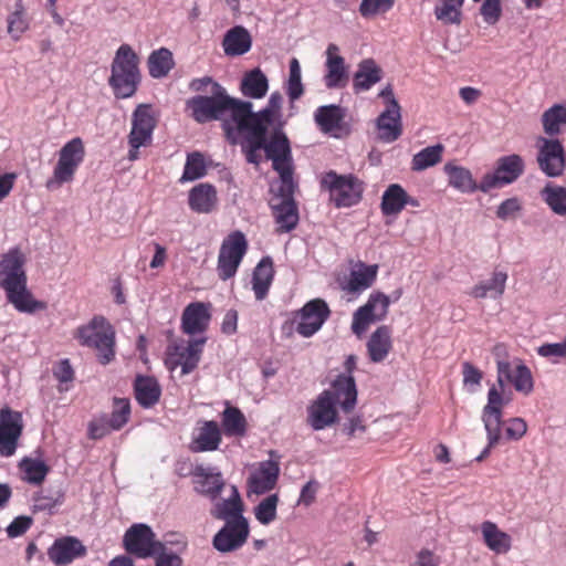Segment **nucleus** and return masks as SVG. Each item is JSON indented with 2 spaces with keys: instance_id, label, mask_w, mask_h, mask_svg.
<instances>
[{
  "instance_id": "f257e3e1",
  "label": "nucleus",
  "mask_w": 566,
  "mask_h": 566,
  "mask_svg": "<svg viewBox=\"0 0 566 566\" xmlns=\"http://www.w3.org/2000/svg\"><path fill=\"white\" fill-rule=\"evenodd\" d=\"M209 96H193L187 102L192 118L202 124L220 119L229 113L231 120L223 123V129L228 142L232 145L238 144V134L243 123L242 113L248 106L242 104V99L229 96L220 84H213V91H209Z\"/></svg>"
},
{
  "instance_id": "f03ea898",
  "label": "nucleus",
  "mask_w": 566,
  "mask_h": 566,
  "mask_svg": "<svg viewBox=\"0 0 566 566\" xmlns=\"http://www.w3.org/2000/svg\"><path fill=\"white\" fill-rule=\"evenodd\" d=\"M357 400V389L353 376L339 375L329 389L322 391L307 407V423L316 431L323 430L337 420V405L343 411L354 409Z\"/></svg>"
},
{
  "instance_id": "7ed1b4c3",
  "label": "nucleus",
  "mask_w": 566,
  "mask_h": 566,
  "mask_svg": "<svg viewBox=\"0 0 566 566\" xmlns=\"http://www.w3.org/2000/svg\"><path fill=\"white\" fill-rule=\"evenodd\" d=\"M25 256L18 248L10 249L0 261V287L4 290L7 300L22 313H34L44 310L45 304L33 298L27 287L24 271Z\"/></svg>"
},
{
  "instance_id": "20e7f679",
  "label": "nucleus",
  "mask_w": 566,
  "mask_h": 566,
  "mask_svg": "<svg viewBox=\"0 0 566 566\" xmlns=\"http://www.w3.org/2000/svg\"><path fill=\"white\" fill-rule=\"evenodd\" d=\"M268 127L264 126L261 137H255L251 128H241L238 136L242 137L240 145L247 161L259 165L261 160L259 151L261 149L265 150L266 157L272 160V166L292 161L290 140L283 129L281 127L274 128L268 139Z\"/></svg>"
},
{
  "instance_id": "39448f33",
  "label": "nucleus",
  "mask_w": 566,
  "mask_h": 566,
  "mask_svg": "<svg viewBox=\"0 0 566 566\" xmlns=\"http://www.w3.org/2000/svg\"><path fill=\"white\" fill-rule=\"evenodd\" d=\"M73 337L81 346L93 349L102 365L115 358V329L103 315H94L90 322L76 327Z\"/></svg>"
},
{
  "instance_id": "423d86ee",
  "label": "nucleus",
  "mask_w": 566,
  "mask_h": 566,
  "mask_svg": "<svg viewBox=\"0 0 566 566\" xmlns=\"http://www.w3.org/2000/svg\"><path fill=\"white\" fill-rule=\"evenodd\" d=\"M139 59L129 44H122L113 59L108 84L116 98L132 97L140 82Z\"/></svg>"
},
{
  "instance_id": "0eeeda50",
  "label": "nucleus",
  "mask_w": 566,
  "mask_h": 566,
  "mask_svg": "<svg viewBox=\"0 0 566 566\" xmlns=\"http://www.w3.org/2000/svg\"><path fill=\"white\" fill-rule=\"evenodd\" d=\"M85 154V145L81 137H74L65 143L57 151V160L51 177L45 181V188L55 191L63 185L73 182Z\"/></svg>"
},
{
  "instance_id": "6e6552de",
  "label": "nucleus",
  "mask_w": 566,
  "mask_h": 566,
  "mask_svg": "<svg viewBox=\"0 0 566 566\" xmlns=\"http://www.w3.org/2000/svg\"><path fill=\"white\" fill-rule=\"evenodd\" d=\"M322 188L328 190L329 199L336 208H349L363 199L365 184L354 174L339 175L329 170L322 176Z\"/></svg>"
},
{
  "instance_id": "1a4fd4ad",
  "label": "nucleus",
  "mask_w": 566,
  "mask_h": 566,
  "mask_svg": "<svg viewBox=\"0 0 566 566\" xmlns=\"http://www.w3.org/2000/svg\"><path fill=\"white\" fill-rule=\"evenodd\" d=\"M247 250L248 242L241 231H234L223 240L217 266L221 280L227 281L235 275Z\"/></svg>"
},
{
  "instance_id": "9d476101",
  "label": "nucleus",
  "mask_w": 566,
  "mask_h": 566,
  "mask_svg": "<svg viewBox=\"0 0 566 566\" xmlns=\"http://www.w3.org/2000/svg\"><path fill=\"white\" fill-rule=\"evenodd\" d=\"M248 107L242 113V128H251L255 137H261L264 126H270L276 118L281 116L283 96L279 91L270 95L268 104L259 112H253L251 102L242 101Z\"/></svg>"
},
{
  "instance_id": "9b49d317",
  "label": "nucleus",
  "mask_w": 566,
  "mask_h": 566,
  "mask_svg": "<svg viewBox=\"0 0 566 566\" xmlns=\"http://www.w3.org/2000/svg\"><path fill=\"white\" fill-rule=\"evenodd\" d=\"M390 298L382 292H373L366 304L358 307L352 322V331L355 335L361 336L374 322H379L386 318Z\"/></svg>"
},
{
  "instance_id": "f8f14e48",
  "label": "nucleus",
  "mask_w": 566,
  "mask_h": 566,
  "mask_svg": "<svg viewBox=\"0 0 566 566\" xmlns=\"http://www.w3.org/2000/svg\"><path fill=\"white\" fill-rule=\"evenodd\" d=\"M123 544L128 554L138 558L151 557L163 548V543L156 539L150 526L143 523L133 524L125 532Z\"/></svg>"
},
{
  "instance_id": "ddd939ff",
  "label": "nucleus",
  "mask_w": 566,
  "mask_h": 566,
  "mask_svg": "<svg viewBox=\"0 0 566 566\" xmlns=\"http://www.w3.org/2000/svg\"><path fill=\"white\" fill-rule=\"evenodd\" d=\"M536 161L547 177H559L566 167L565 151L556 138L539 137L537 139Z\"/></svg>"
},
{
  "instance_id": "4468645a",
  "label": "nucleus",
  "mask_w": 566,
  "mask_h": 566,
  "mask_svg": "<svg viewBox=\"0 0 566 566\" xmlns=\"http://www.w3.org/2000/svg\"><path fill=\"white\" fill-rule=\"evenodd\" d=\"M329 315L331 310L324 300H311L295 313L297 321L295 329L301 336L311 337L322 328Z\"/></svg>"
},
{
  "instance_id": "2eb2a0df",
  "label": "nucleus",
  "mask_w": 566,
  "mask_h": 566,
  "mask_svg": "<svg viewBox=\"0 0 566 566\" xmlns=\"http://www.w3.org/2000/svg\"><path fill=\"white\" fill-rule=\"evenodd\" d=\"M504 381L511 384L516 391L524 395L531 394L534 388L531 369L520 359L515 364L509 360L497 361V382L501 388H503Z\"/></svg>"
},
{
  "instance_id": "dca6fc26",
  "label": "nucleus",
  "mask_w": 566,
  "mask_h": 566,
  "mask_svg": "<svg viewBox=\"0 0 566 566\" xmlns=\"http://www.w3.org/2000/svg\"><path fill=\"white\" fill-rule=\"evenodd\" d=\"M249 523L247 518L228 520L223 527L214 535L213 547L221 553H229L241 548L249 537Z\"/></svg>"
},
{
  "instance_id": "f3484780",
  "label": "nucleus",
  "mask_w": 566,
  "mask_h": 566,
  "mask_svg": "<svg viewBox=\"0 0 566 566\" xmlns=\"http://www.w3.org/2000/svg\"><path fill=\"white\" fill-rule=\"evenodd\" d=\"M222 442V431L214 420H199L191 433L189 450L193 453L212 452Z\"/></svg>"
},
{
  "instance_id": "a211bd4d",
  "label": "nucleus",
  "mask_w": 566,
  "mask_h": 566,
  "mask_svg": "<svg viewBox=\"0 0 566 566\" xmlns=\"http://www.w3.org/2000/svg\"><path fill=\"white\" fill-rule=\"evenodd\" d=\"M206 342L207 338L202 337L176 343L170 347V357L175 366L181 367V375H188L197 368Z\"/></svg>"
},
{
  "instance_id": "6ab92c4d",
  "label": "nucleus",
  "mask_w": 566,
  "mask_h": 566,
  "mask_svg": "<svg viewBox=\"0 0 566 566\" xmlns=\"http://www.w3.org/2000/svg\"><path fill=\"white\" fill-rule=\"evenodd\" d=\"M156 126V119L149 105H139L134 114L132 122V130L129 133V145L137 150L142 146H146L153 135Z\"/></svg>"
},
{
  "instance_id": "aec40b11",
  "label": "nucleus",
  "mask_w": 566,
  "mask_h": 566,
  "mask_svg": "<svg viewBox=\"0 0 566 566\" xmlns=\"http://www.w3.org/2000/svg\"><path fill=\"white\" fill-rule=\"evenodd\" d=\"M502 392L493 386L488 392V403L483 408L482 420L486 433L491 436V444L499 443L501 439L502 408L504 406Z\"/></svg>"
},
{
  "instance_id": "412c9836",
  "label": "nucleus",
  "mask_w": 566,
  "mask_h": 566,
  "mask_svg": "<svg viewBox=\"0 0 566 566\" xmlns=\"http://www.w3.org/2000/svg\"><path fill=\"white\" fill-rule=\"evenodd\" d=\"M87 553L83 543L74 536H63L54 541L48 549L50 560L56 566H66Z\"/></svg>"
},
{
  "instance_id": "4be33fe9",
  "label": "nucleus",
  "mask_w": 566,
  "mask_h": 566,
  "mask_svg": "<svg viewBox=\"0 0 566 566\" xmlns=\"http://www.w3.org/2000/svg\"><path fill=\"white\" fill-rule=\"evenodd\" d=\"M211 305L202 302L188 304L181 315V331L187 335L201 334L208 329Z\"/></svg>"
},
{
  "instance_id": "5701e85b",
  "label": "nucleus",
  "mask_w": 566,
  "mask_h": 566,
  "mask_svg": "<svg viewBox=\"0 0 566 566\" xmlns=\"http://www.w3.org/2000/svg\"><path fill=\"white\" fill-rule=\"evenodd\" d=\"M326 73L324 83L327 88H342L348 82L347 70L344 57L339 54V48L335 43H329L326 49Z\"/></svg>"
},
{
  "instance_id": "b1692460",
  "label": "nucleus",
  "mask_w": 566,
  "mask_h": 566,
  "mask_svg": "<svg viewBox=\"0 0 566 566\" xmlns=\"http://www.w3.org/2000/svg\"><path fill=\"white\" fill-rule=\"evenodd\" d=\"M280 474L279 463L272 460L262 461L248 479L249 491L258 495L273 490Z\"/></svg>"
},
{
  "instance_id": "393cba45",
  "label": "nucleus",
  "mask_w": 566,
  "mask_h": 566,
  "mask_svg": "<svg viewBox=\"0 0 566 566\" xmlns=\"http://www.w3.org/2000/svg\"><path fill=\"white\" fill-rule=\"evenodd\" d=\"M190 474L193 476L195 491L199 494L216 500L224 488V480L221 472H214L211 468L202 464L196 465Z\"/></svg>"
},
{
  "instance_id": "a878e982",
  "label": "nucleus",
  "mask_w": 566,
  "mask_h": 566,
  "mask_svg": "<svg viewBox=\"0 0 566 566\" xmlns=\"http://www.w3.org/2000/svg\"><path fill=\"white\" fill-rule=\"evenodd\" d=\"M217 203V189L211 184H199L189 191V208L197 213H210L216 209Z\"/></svg>"
},
{
  "instance_id": "bb28decb",
  "label": "nucleus",
  "mask_w": 566,
  "mask_h": 566,
  "mask_svg": "<svg viewBox=\"0 0 566 566\" xmlns=\"http://www.w3.org/2000/svg\"><path fill=\"white\" fill-rule=\"evenodd\" d=\"M509 275L505 271L494 270L491 279L476 283L469 292V295L476 300L486 297L500 298L505 292Z\"/></svg>"
},
{
  "instance_id": "cd10ccee",
  "label": "nucleus",
  "mask_w": 566,
  "mask_h": 566,
  "mask_svg": "<svg viewBox=\"0 0 566 566\" xmlns=\"http://www.w3.org/2000/svg\"><path fill=\"white\" fill-rule=\"evenodd\" d=\"M378 138L384 143L397 140L402 133L400 108H386L376 122Z\"/></svg>"
},
{
  "instance_id": "c85d7f7f",
  "label": "nucleus",
  "mask_w": 566,
  "mask_h": 566,
  "mask_svg": "<svg viewBox=\"0 0 566 566\" xmlns=\"http://www.w3.org/2000/svg\"><path fill=\"white\" fill-rule=\"evenodd\" d=\"M134 395L143 408H151L160 399L161 387L155 377L137 375L134 380Z\"/></svg>"
},
{
  "instance_id": "c756f323",
  "label": "nucleus",
  "mask_w": 566,
  "mask_h": 566,
  "mask_svg": "<svg viewBox=\"0 0 566 566\" xmlns=\"http://www.w3.org/2000/svg\"><path fill=\"white\" fill-rule=\"evenodd\" d=\"M378 264L358 262L352 270L349 279L344 287L348 293H360L373 286L378 274Z\"/></svg>"
},
{
  "instance_id": "7c9ffc66",
  "label": "nucleus",
  "mask_w": 566,
  "mask_h": 566,
  "mask_svg": "<svg viewBox=\"0 0 566 566\" xmlns=\"http://www.w3.org/2000/svg\"><path fill=\"white\" fill-rule=\"evenodd\" d=\"M221 431L228 437L242 438L248 431V421L244 413L234 406L227 402L221 412Z\"/></svg>"
},
{
  "instance_id": "2f4dec72",
  "label": "nucleus",
  "mask_w": 566,
  "mask_h": 566,
  "mask_svg": "<svg viewBox=\"0 0 566 566\" xmlns=\"http://www.w3.org/2000/svg\"><path fill=\"white\" fill-rule=\"evenodd\" d=\"M392 348L391 328L387 325L379 326L367 342V352L373 363H381Z\"/></svg>"
},
{
  "instance_id": "473e14b6",
  "label": "nucleus",
  "mask_w": 566,
  "mask_h": 566,
  "mask_svg": "<svg viewBox=\"0 0 566 566\" xmlns=\"http://www.w3.org/2000/svg\"><path fill=\"white\" fill-rule=\"evenodd\" d=\"M274 273L273 261L270 256L263 258L255 266L252 275V290L258 301L266 297Z\"/></svg>"
},
{
  "instance_id": "72a5a7b5",
  "label": "nucleus",
  "mask_w": 566,
  "mask_h": 566,
  "mask_svg": "<svg viewBox=\"0 0 566 566\" xmlns=\"http://www.w3.org/2000/svg\"><path fill=\"white\" fill-rule=\"evenodd\" d=\"M251 45L250 33L241 25L230 29L222 41L223 51L228 56L243 55L250 51Z\"/></svg>"
},
{
  "instance_id": "f704fd0d",
  "label": "nucleus",
  "mask_w": 566,
  "mask_h": 566,
  "mask_svg": "<svg viewBox=\"0 0 566 566\" xmlns=\"http://www.w3.org/2000/svg\"><path fill=\"white\" fill-rule=\"evenodd\" d=\"M273 216L277 233H286L296 228L298 211L293 198H282L281 203L273 207Z\"/></svg>"
},
{
  "instance_id": "c9c22d12",
  "label": "nucleus",
  "mask_w": 566,
  "mask_h": 566,
  "mask_svg": "<svg viewBox=\"0 0 566 566\" xmlns=\"http://www.w3.org/2000/svg\"><path fill=\"white\" fill-rule=\"evenodd\" d=\"M240 91L245 97L263 98L269 91L266 75L259 67L245 72L240 83Z\"/></svg>"
},
{
  "instance_id": "e433bc0d",
  "label": "nucleus",
  "mask_w": 566,
  "mask_h": 566,
  "mask_svg": "<svg viewBox=\"0 0 566 566\" xmlns=\"http://www.w3.org/2000/svg\"><path fill=\"white\" fill-rule=\"evenodd\" d=\"M382 78V70L375 60L365 59L358 64V70L354 75V90L356 92L368 91Z\"/></svg>"
},
{
  "instance_id": "4c0bfd02",
  "label": "nucleus",
  "mask_w": 566,
  "mask_h": 566,
  "mask_svg": "<svg viewBox=\"0 0 566 566\" xmlns=\"http://www.w3.org/2000/svg\"><path fill=\"white\" fill-rule=\"evenodd\" d=\"M345 116L344 108L335 104L319 106L314 113L315 123L323 133L340 129Z\"/></svg>"
},
{
  "instance_id": "58836bf2",
  "label": "nucleus",
  "mask_w": 566,
  "mask_h": 566,
  "mask_svg": "<svg viewBox=\"0 0 566 566\" xmlns=\"http://www.w3.org/2000/svg\"><path fill=\"white\" fill-rule=\"evenodd\" d=\"M483 541L489 549L496 554H505L511 549V536L501 531L497 525L491 521H485L481 525Z\"/></svg>"
},
{
  "instance_id": "ea45409f",
  "label": "nucleus",
  "mask_w": 566,
  "mask_h": 566,
  "mask_svg": "<svg viewBox=\"0 0 566 566\" xmlns=\"http://www.w3.org/2000/svg\"><path fill=\"white\" fill-rule=\"evenodd\" d=\"M444 172L449 177V185L459 191L471 193L478 190V184L469 169L448 163Z\"/></svg>"
},
{
  "instance_id": "a19ab883",
  "label": "nucleus",
  "mask_w": 566,
  "mask_h": 566,
  "mask_svg": "<svg viewBox=\"0 0 566 566\" xmlns=\"http://www.w3.org/2000/svg\"><path fill=\"white\" fill-rule=\"evenodd\" d=\"M525 169L524 160L520 155L513 154L499 158L496 171L501 177L502 184L514 182L523 175Z\"/></svg>"
},
{
  "instance_id": "79ce46f5",
  "label": "nucleus",
  "mask_w": 566,
  "mask_h": 566,
  "mask_svg": "<svg viewBox=\"0 0 566 566\" xmlns=\"http://www.w3.org/2000/svg\"><path fill=\"white\" fill-rule=\"evenodd\" d=\"M175 66L172 53L166 49L160 48L148 57L149 75L154 78L165 77Z\"/></svg>"
},
{
  "instance_id": "37998d69",
  "label": "nucleus",
  "mask_w": 566,
  "mask_h": 566,
  "mask_svg": "<svg viewBox=\"0 0 566 566\" xmlns=\"http://www.w3.org/2000/svg\"><path fill=\"white\" fill-rule=\"evenodd\" d=\"M243 502L235 486H232V494L216 506L214 516L219 520H242Z\"/></svg>"
},
{
  "instance_id": "c03bdc74",
  "label": "nucleus",
  "mask_w": 566,
  "mask_h": 566,
  "mask_svg": "<svg viewBox=\"0 0 566 566\" xmlns=\"http://www.w3.org/2000/svg\"><path fill=\"white\" fill-rule=\"evenodd\" d=\"M542 125L546 135H558L562 132V126L566 125V106L555 104L546 109L542 115Z\"/></svg>"
},
{
  "instance_id": "a18cd8bd",
  "label": "nucleus",
  "mask_w": 566,
  "mask_h": 566,
  "mask_svg": "<svg viewBox=\"0 0 566 566\" xmlns=\"http://www.w3.org/2000/svg\"><path fill=\"white\" fill-rule=\"evenodd\" d=\"M541 197L551 210L560 217L566 216V188L547 184L541 190Z\"/></svg>"
},
{
  "instance_id": "49530a36",
  "label": "nucleus",
  "mask_w": 566,
  "mask_h": 566,
  "mask_svg": "<svg viewBox=\"0 0 566 566\" xmlns=\"http://www.w3.org/2000/svg\"><path fill=\"white\" fill-rule=\"evenodd\" d=\"M406 190L398 184H391L385 190L381 197V212L385 216H394L403 209V198Z\"/></svg>"
},
{
  "instance_id": "de8ad7c7",
  "label": "nucleus",
  "mask_w": 566,
  "mask_h": 566,
  "mask_svg": "<svg viewBox=\"0 0 566 566\" xmlns=\"http://www.w3.org/2000/svg\"><path fill=\"white\" fill-rule=\"evenodd\" d=\"M443 150L444 146L442 144H437L423 148L413 155L411 160V169L413 171H422L439 164L442 160Z\"/></svg>"
},
{
  "instance_id": "09e8293b",
  "label": "nucleus",
  "mask_w": 566,
  "mask_h": 566,
  "mask_svg": "<svg viewBox=\"0 0 566 566\" xmlns=\"http://www.w3.org/2000/svg\"><path fill=\"white\" fill-rule=\"evenodd\" d=\"M19 468L24 473L23 480L34 485L42 484L50 472V467L42 460L31 458H23L19 463Z\"/></svg>"
},
{
  "instance_id": "8fccbe9b",
  "label": "nucleus",
  "mask_w": 566,
  "mask_h": 566,
  "mask_svg": "<svg viewBox=\"0 0 566 566\" xmlns=\"http://www.w3.org/2000/svg\"><path fill=\"white\" fill-rule=\"evenodd\" d=\"M464 0H440L434 8L436 18L444 24H460Z\"/></svg>"
},
{
  "instance_id": "3c124183",
  "label": "nucleus",
  "mask_w": 566,
  "mask_h": 566,
  "mask_svg": "<svg viewBox=\"0 0 566 566\" xmlns=\"http://www.w3.org/2000/svg\"><path fill=\"white\" fill-rule=\"evenodd\" d=\"M207 174L205 157L199 151L188 154L180 182L193 181Z\"/></svg>"
},
{
  "instance_id": "603ef678",
  "label": "nucleus",
  "mask_w": 566,
  "mask_h": 566,
  "mask_svg": "<svg viewBox=\"0 0 566 566\" xmlns=\"http://www.w3.org/2000/svg\"><path fill=\"white\" fill-rule=\"evenodd\" d=\"M0 431L9 432L18 437L23 432V418L20 411L6 406L0 409Z\"/></svg>"
},
{
  "instance_id": "864d4df0",
  "label": "nucleus",
  "mask_w": 566,
  "mask_h": 566,
  "mask_svg": "<svg viewBox=\"0 0 566 566\" xmlns=\"http://www.w3.org/2000/svg\"><path fill=\"white\" fill-rule=\"evenodd\" d=\"M279 501L277 494H270L254 507V516L262 525H269L276 520Z\"/></svg>"
},
{
  "instance_id": "5fc2aeb1",
  "label": "nucleus",
  "mask_w": 566,
  "mask_h": 566,
  "mask_svg": "<svg viewBox=\"0 0 566 566\" xmlns=\"http://www.w3.org/2000/svg\"><path fill=\"white\" fill-rule=\"evenodd\" d=\"M130 418V402L126 398H115L109 418H106L113 430H120Z\"/></svg>"
},
{
  "instance_id": "6e6d98bb",
  "label": "nucleus",
  "mask_w": 566,
  "mask_h": 566,
  "mask_svg": "<svg viewBox=\"0 0 566 566\" xmlns=\"http://www.w3.org/2000/svg\"><path fill=\"white\" fill-rule=\"evenodd\" d=\"M275 171H277L281 180V186L279 188V195L282 198H293L296 185L293 180V165L292 161L282 163L277 166H272Z\"/></svg>"
},
{
  "instance_id": "4d7b16f0",
  "label": "nucleus",
  "mask_w": 566,
  "mask_h": 566,
  "mask_svg": "<svg viewBox=\"0 0 566 566\" xmlns=\"http://www.w3.org/2000/svg\"><path fill=\"white\" fill-rule=\"evenodd\" d=\"M28 28L29 21L24 8L19 2L15 4V10L8 17V32L14 40H19Z\"/></svg>"
},
{
  "instance_id": "13d9d810",
  "label": "nucleus",
  "mask_w": 566,
  "mask_h": 566,
  "mask_svg": "<svg viewBox=\"0 0 566 566\" xmlns=\"http://www.w3.org/2000/svg\"><path fill=\"white\" fill-rule=\"evenodd\" d=\"M286 91L291 102L298 99L304 93L301 78V66L298 60L295 57H293L290 62V76Z\"/></svg>"
},
{
  "instance_id": "bf43d9fd",
  "label": "nucleus",
  "mask_w": 566,
  "mask_h": 566,
  "mask_svg": "<svg viewBox=\"0 0 566 566\" xmlns=\"http://www.w3.org/2000/svg\"><path fill=\"white\" fill-rule=\"evenodd\" d=\"M395 6V0H361L359 13L365 19H370L379 14H385Z\"/></svg>"
},
{
  "instance_id": "052dcab7",
  "label": "nucleus",
  "mask_w": 566,
  "mask_h": 566,
  "mask_svg": "<svg viewBox=\"0 0 566 566\" xmlns=\"http://www.w3.org/2000/svg\"><path fill=\"white\" fill-rule=\"evenodd\" d=\"M480 13L488 24H495L502 15L501 0H484Z\"/></svg>"
},
{
  "instance_id": "680f3d73",
  "label": "nucleus",
  "mask_w": 566,
  "mask_h": 566,
  "mask_svg": "<svg viewBox=\"0 0 566 566\" xmlns=\"http://www.w3.org/2000/svg\"><path fill=\"white\" fill-rule=\"evenodd\" d=\"M155 557V566H182L184 560L182 558L171 552L168 551L166 545L163 543V548L156 551Z\"/></svg>"
},
{
  "instance_id": "e2e57ef3",
  "label": "nucleus",
  "mask_w": 566,
  "mask_h": 566,
  "mask_svg": "<svg viewBox=\"0 0 566 566\" xmlns=\"http://www.w3.org/2000/svg\"><path fill=\"white\" fill-rule=\"evenodd\" d=\"M20 438L15 434L0 431V454L6 458L12 457L17 451Z\"/></svg>"
},
{
  "instance_id": "0e129e2a",
  "label": "nucleus",
  "mask_w": 566,
  "mask_h": 566,
  "mask_svg": "<svg viewBox=\"0 0 566 566\" xmlns=\"http://www.w3.org/2000/svg\"><path fill=\"white\" fill-rule=\"evenodd\" d=\"M522 209L517 198H509L504 200L496 210V217L501 220L513 218Z\"/></svg>"
},
{
  "instance_id": "69168bd1",
  "label": "nucleus",
  "mask_w": 566,
  "mask_h": 566,
  "mask_svg": "<svg viewBox=\"0 0 566 566\" xmlns=\"http://www.w3.org/2000/svg\"><path fill=\"white\" fill-rule=\"evenodd\" d=\"M32 522V518L29 516L15 517L7 527L8 536L14 538L23 535L31 527Z\"/></svg>"
},
{
  "instance_id": "338daca9",
  "label": "nucleus",
  "mask_w": 566,
  "mask_h": 566,
  "mask_svg": "<svg viewBox=\"0 0 566 566\" xmlns=\"http://www.w3.org/2000/svg\"><path fill=\"white\" fill-rule=\"evenodd\" d=\"M113 431L106 418L91 421L88 424V437L93 440L102 439Z\"/></svg>"
},
{
  "instance_id": "774afa93",
  "label": "nucleus",
  "mask_w": 566,
  "mask_h": 566,
  "mask_svg": "<svg viewBox=\"0 0 566 566\" xmlns=\"http://www.w3.org/2000/svg\"><path fill=\"white\" fill-rule=\"evenodd\" d=\"M537 353L542 357H565L566 339L562 343L543 344L542 346L538 347Z\"/></svg>"
}]
</instances>
